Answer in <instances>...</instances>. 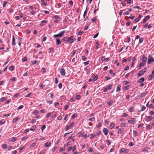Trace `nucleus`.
<instances>
[{
  "label": "nucleus",
  "instance_id": "423d86ee",
  "mask_svg": "<svg viewBox=\"0 0 154 154\" xmlns=\"http://www.w3.org/2000/svg\"><path fill=\"white\" fill-rule=\"evenodd\" d=\"M74 124L73 122H72L71 123V124L68 125V126H67L66 128L65 129V130L66 131L67 130H68L70 129L71 127H72L74 125Z\"/></svg>",
  "mask_w": 154,
  "mask_h": 154
},
{
  "label": "nucleus",
  "instance_id": "9b49d317",
  "mask_svg": "<svg viewBox=\"0 0 154 154\" xmlns=\"http://www.w3.org/2000/svg\"><path fill=\"white\" fill-rule=\"evenodd\" d=\"M103 131L105 135H107L108 134L109 131L107 128H103Z\"/></svg>",
  "mask_w": 154,
  "mask_h": 154
},
{
  "label": "nucleus",
  "instance_id": "37998d69",
  "mask_svg": "<svg viewBox=\"0 0 154 154\" xmlns=\"http://www.w3.org/2000/svg\"><path fill=\"white\" fill-rule=\"evenodd\" d=\"M46 126L45 125H43L41 127V130L43 132V130L45 128Z\"/></svg>",
  "mask_w": 154,
  "mask_h": 154
},
{
  "label": "nucleus",
  "instance_id": "aec40b11",
  "mask_svg": "<svg viewBox=\"0 0 154 154\" xmlns=\"http://www.w3.org/2000/svg\"><path fill=\"white\" fill-rule=\"evenodd\" d=\"M124 132V129L123 128H119L118 131V134H121L122 132Z\"/></svg>",
  "mask_w": 154,
  "mask_h": 154
},
{
  "label": "nucleus",
  "instance_id": "2eb2a0df",
  "mask_svg": "<svg viewBox=\"0 0 154 154\" xmlns=\"http://www.w3.org/2000/svg\"><path fill=\"white\" fill-rule=\"evenodd\" d=\"M144 78L143 77L139 79L138 81V82L139 83H141L144 81Z\"/></svg>",
  "mask_w": 154,
  "mask_h": 154
},
{
  "label": "nucleus",
  "instance_id": "f8f14e48",
  "mask_svg": "<svg viewBox=\"0 0 154 154\" xmlns=\"http://www.w3.org/2000/svg\"><path fill=\"white\" fill-rule=\"evenodd\" d=\"M51 142H47L44 145V146L46 147L50 146L51 145Z\"/></svg>",
  "mask_w": 154,
  "mask_h": 154
},
{
  "label": "nucleus",
  "instance_id": "4c0bfd02",
  "mask_svg": "<svg viewBox=\"0 0 154 154\" xmlns=\"http://www.w3.org/2000/svg\"><path fill=\"white\" fill-rule=\"evenodd\" d=\"M5 120L4 119H2L1 121H0V125L1 124H4L5 123Z\"/></svg>",
  "mask_w": 154,
  "mask_h": 154
},
{
  "label": "nucleus",
  "instance_id": "4be33fe9",
  "mask_svg": "<svg viewBox=\"0 0 154 154\" xmlns=\"http://www.w3.org/2000/svg\"><path fill=\"white\" fill-rule=\"evenodd\" d=\"M147 121H148V122L150 121L152 119H153V118L152 116H147Z\"/></svg>",
  "mask_w": 154,
  "mask_h": 154
},
{
  "label": "nucleus",
  "instance_id": "69168bd1",
  "mask_svg": "<svg viewBox=\"0 0 154 154\" xmlns=\"http://www.w3.org/2000/svg\"><path fill=\"white\" fill-rule=\"evenodd\" d=\"M51 112L48 113L46 115V116L47 117H50L51 115Z\"/></svg>",
  "mask_w": 154,
  "mask_h": 154
},
{
  "label": "nucleus",
  "instance_id": "8fccbe9b",
  "mask_svg": "<svg viewBox=\"0 0 154 154\" xmlns=\"http://www.w3.org/2000/svg\"><path fill=\"white\" fill-rule=\"evenodd\" d=\"M152 127V126L150 125H148L146 127V129L147 130H148L149 129H150Z\"/></svg>",
  "mask_w": 154,
  "mask_h": 154
},
{
  "label": "nucleus",
  "instance_id": "3c124183",
  "mask_svg": "<svg viewBox=\"0 0 154 154\" xmlns=\"http://www.w3.org/2000/svg\"><path fill=\"white\" fill-rule=\"evenodd\" d=\"M80 96L79 95H76L75 96V98L77 100H79L80 98Z\"/></svg>",
  "mask_w": 154,
  "mask_h": 154
},
{
  "label": "nucleus",
  "instance_id": "2f4dec72",
  "mask_svg": "<svg viewBox=\"0 0 154 154\" xmlns=\"http://www.w3.org/2000/svg\"><path fill=\"white\" fill-rule=\"evenodd\" d=\"M77 116V114L76 113L74 114L73 115H72L71 116V118L72 119H74Z\"/></svg>",
  "mask_w": 154,
  "mask_h": 154
},
{
  "label": "nucleus",
  "instance_id": "7ed1b4c3",
  "mask_svg": "<svg viewBox=\"0 0 154 154\" xmlns=\"http://www.w3.org/2000/svg\"><path fill=\"white\" fill-rule=\"evenodd\" d=\"M147 58L145 55H143L142 57V60L143 63V65H145L146 63Z\"/></svg>",
  "mask_w": 154,
  "mask_h": 154
},
{
  "label": "nucleus",
  "instance_id": "de8ad7c7",
  "mask_svg": "<svg viewBox=\"0 0 154 154\" xmlns=\"http://www.w3.org/2000/svg\"><path fill=\"white\" fill-rule=\"evenodd\" d=\"M144 66L145 65H143V63H140V65H139V69H141V67L142 66Z\"/></svg>",
  "mask_w": 154,
  "mask_h": 154
},
{
  "label": "nucleus",
  "instance_id": "c756f323",
  "mask_svg": "<svg viewBox=\"0 0 154 154\" xmlns=\"http://www.w3.org/2000/svg\"><path fill=\"white\" fill-rule=\"evenodd\" d=\"M144 40V38L143 37H141L139 41V44L141 43L142 42H143Z\"/></svg>",
  "mask_w": 154,
  "mask_h": 154
},
{
  "label": "nucleus",
  "instance_id": "a878e982",
  "mask_svg": "<svg viewBox=\"0 0 154 154\" xmlns=\"http://www.w3.org/2000/svg\"><path fill=\"white\" fill-rule=\"evenodd\" d=\"M115 124L114 123H111L110 125V128L111 129H112L114 126Z\"/></svg>",
  "mask_w": 154,
  "mask_h": 154
},
{
  "label": "nucleus",
  "instance_id": "ddd939ff",
  "mask_svg": "<svg viewBox=\"0 0 154 154\" xmlns=\"http://www.w3.org/2000/svg\"><path fill=\"white\" fill-rule=\"evenodd\" d=\"M109 60V58H105V56L103 57L101 59V60L102 61L105 60L106 61H108Z\"/></svg>",
  "mask_w": 154,
  "mask_h": 154
},
{
  "label": "nucleus",
  "instance_id": "20e7f679",
  "mask_svg": "<svg viewBox=\"0 0 154 154\" xmlns=\"http://www.w3.org/2000/svg\"><path fill=\"white\" fill-rule=\"evenodd\" d=\"M147 69V68L145 67L143 69L140 71L138 74V76H140L143 75L146 71Z\"/></svg>",
  "mask_w": 154,
  "mask_h": 154
},
{
  "label": "nucleus",
  "instance_id": "13d9d810",
  "mask_svg": "<svg viewBox=\"0 0 154 154\" xmlns=\"http://www.w3.org/2000/svg\"><path fill=\"white\" fill-rule=\"evenodd\" d=\"M82 59L83 61H85L86 60V58L85 56H83L82 57Z\"/></svg>",
  "mask_w": 154,
  "mask_h": 154
},
{
  "label": "nucleus",
  "instance_id": "58836bf2",
  "mask_svg": "<svg viewBox=\"0 0 154 154\" xmlns=\"http://www.w3.org/2000/svg\"><path fill=\"white\" fill-rule=\"evenodd\" d=\"M8 3V2H6V1H4L3 2V8L5 7L6 5Z\"/></svg>",
  "mask_w": 154,
  "mask_h": 154
},
{
  "label": "nucleus",
  "instance_id": "a18cd8bd",
  "mask_svg": "<svg viewBox=\"0 0 154 154\" xmlns=\"http://www.w3.org/2000/svg\"><path fill=\"white\" fill-rule=\"evenodd\" d=\"M17 139V138H16L15 137H13L12 138L11 141L12 142H14V141H16Z\"/></svg>",
  "mask_w": 154,
  "mask_h": 154
},
{
  "label": "nucleus",
  "instance_id": "49530a36",
  "mask_svg": "<svg viewBox=\"0 0 154 154\" xmlns=\"http://www.w3.org/2000/svg\"><path fill=\"white\" fill-rule=\"evenodd\" d=\"M91 136V138H94L95 137V135L93 134H90Z\"/></svg>",
  "mask_w": 154,
  "mask_h": 154
},
{
  "label": "nucleus",
  "instance_id": "7c9ffc66",
  "mask_svg": "<svg viewBox=\"0 0 154 154\" xmlns=\"http://www.w3.org/2000/svg\"><path fill=\"white\" fill-rule=\"evenodd\" d=\"M53 17L54 18L57 19H59L60 18L59 16L58 15H54L53 16Z\"/></svg>",
  "mask_w": 154,
  "mask_h": 154
},
{
  "label": "nucleus",
  "instance_id": "0eeeda50",
  "mask_svg": "<svg viewBox=\"0 0 154 154\" xmlns=\"http://www.w3.org/2000/svg\"><path fill=\"white\" fill-rule=\"evenodd\" d=\"M60 72L62 76H64L65 75L66 72L65 69L63 68H62L61 69H59Z\"/></svg>",
  "mask_w": 154,
  "mask_h": 154
},
{
  "label": "nucleus",
  "instance_id": "473e14b6",
  "mask_svg": "<svg viewBox=\"0 0 154 154\" xmlns=\"http://www.w3.org/2000/svg\"><path fill=\"white\" fill-rule=\"evenodd\" d=\"M87 8H86V10L85 11L84 13L83 16V17L84 18L85 17V16L87 14Z\"/></svg>",
  "mask_w": 154,
  "mask_h": 154
},
{
  "label": "nucleus",
  "instance_id": "4d7b16f0",
  "mask_svg": "<svg viewBox=\"0 0 154 154\" xmlns=\"http://www.w3.org/2000/svg\"><path fill=\"white\" fill-rule=\"evenodd\" d=\"M42 72H46V70L44 68H42Z\"/></svg>",
  "mask_w": 154,
  "mask_h": 154
},
{
  "label": "nucleus",
  "instance_id": "e433bc0d",
  "mask_svg": "<svg viewBox=\"0 0 154 154\" xmlns=\"http://www.w3.org/2000/svg\"><path fill=\"white\" fill-rule=\"evenodd\" d=\"M65 149V146L61 148L60 149V152H62Z\"/></svg>",
  "mask_w": 154,
  "mask_h": 154
},
{
  "label": "nucleus",
  "instance_id": "6ab92c4d",
  "mask_svg": "<svg viewBox=\"0 0 154 154\" xmlns=\"http://www.w3.org/2000/svg\"><path fill=\"white\" fill-rule=\"evenodd\" d=\"M56 40L57 41V44L58 45H60L61 44V42L60 41L59 38H56Z\"/></svg>",
  "mask_w": 154,
  "mask_h": 154
},
{
  "label": "nucleus",
  "instance_id": "0e129e2a",
  "mask_svg": "<svg viewBox=\"0 0 154 154\" xmlns=\"http://www.w3.org/2000/svg\"><path fill=\"white\" fill-rule=\"evenodd\" d=\"M23 107V105H20V106L18 108V109H22Z\"/></svg>",
  "mask_w": 154,
  "mask_h": 154
},
{
  "label": "nucleus",
  "instance_id": "4468645a",
  "mask_svg": "<svg viewBox=\"0 0 154 154\" xmlns=\"http://www.w3.org/2000/svg\"><path fill=\"white\" fill-rule=\"evenodd\" d=\"M47 23V21L46 20H42L41 22V23L40 24V26H42L44 25V23Z\"/></svg>",
  "mask_w": 154,
  "mask_h": 154
},
{
  "label": "nucleus",
  "instance_id": "dca6fc26",
  "mask_svg": "<svg viewBox=\"0 0 154 154\" xmlns=\"http://www.w3.org/2000/svg\"><path fill=\"white\" fill-rule=\"evenodd\" d=\"M15 38H14V35H13L12 40V44L13 45H16V44L15 43Z\"/></svg>",
  "mask_w": 154,
  "mask_h": 154
},
{
  "label": "nucleus",
  "instance_id": "f03ea898",
  "mask_svg": "<svg viewBox=\"0 0 154 154\" xmlns=\"http://www.w3.org/2000/svg\"><path fill=\"white\" fill-rule=\"evenodd\" d=\"M65 32V30L62 31L60 32L58 34L54 35V38L59 37H62L64 34Z\"/></svg>",
  "mask_w": 154,
  "mask_h": 154
},
{
  "label": "nucleus",
  "instance_id": "774afa93",
  "mask_svg": "<svg viewBox=\"0 0 154 154\" xmlns=\"http://www.w3.org/2000/svg\"><path fill=\"white\" fill-rule=\"evenodd\" d=\"M96 20V19L94 18H93L91 19V21L92 23H94L95 21Z\"/></svg>",
  "mask_w": 154,
  "mask_h": 154
},
{
  "label": "nucleus",
  "instance_id": "a19ab883",
  "mask_svg": "<svg viewBox=\"0 0 154 154\" xmlns=\"http://www.w3.org/2000/svg\"><path fill=\"white\" fill-rule=\"evenodd\" d=\"M146 109V107L145 106H143L141 107V111L145 110Z\"/></svg>",
  "mask_w": 154,
  "mask_h": 154
},
{
  "label": "nucleus",
  "instance_id": "cd10ccee",
  "mask_svg": "<svg viewBox=\"0 0 154 154\" xmlns=\"http://www.w3.org/2000/svg\"><path fill=\"white\" fill-rule=\"evenodd\" d=\"M32 128H30V130L32 131H33L35 130V128H36V126L35 125H34L32 126Z\"/></svg>",
  "mask_w": 154,
  "mask_h": 154
},
{
  "label": "nucleus",
  "instance_id": "bf43d9fd",
  "mask_svg": "<svg viewBox=\"0 0 154 154\" xmlns=\"http://www.w3.org/2000/svg\"><path fill=\"white\" fill-rule=\"evenodd\" d=\"M69 107V106L68 105H66L65 106L64 109L65 110H67Z\"/></svg>",
  "mask_w": 154,
  "mask_h": 154
},
{
  "label": "nucleus",
  "instance_id": "6e6d98bb",
  "mask_svg": "<svg viewBox=\"0 0 154 154\" xmlns=\"http://www.w3.org/2000/svg\"><path fill=\"white\" fill-rule=\"evenodd\" d=\"M120 126L121 127H125L126 126V124L125 123H122L121 124Z\"/></svg>",
  "mask_w": 154,
  "mask_h": 154
},
{
  "label": "nucleus",
  "instance_id": "79ce46f5",
  "mask_svg": "<svg viewBox=\"0 0 154 154\" xmlns=\"http://www.w3.org/2000/svg\"><path fill=\"white\" fill-rule=\"evenodd\" d=\"M113 71L112 69H110L109 70V73L111 74H112L114 76L115 75V73H113Z\"/></svg>",
  "mask_w": 154,
  "mask_h": 154
},
{
  "label": "nucleus",
  "instance_id": "c9c22d12",
  "mask_svg": "<svg viewBox=\"0 0 154 154\" xmlns=\"http://www.w3.org/2000/svg\"><path fill=\"white\" fill-rule=\"evenodd\" d=\"M22 61L23 62H25L27 60V57H24L22 59Z\"/></svg>",
  "mask_w": 154,
  "mask_h": 154
},
{
  "label": "nucleus",
  "instance_id": "b1692460",
  "mask_svg": "<svg viewBox=\"0 0 154 154\" xmlns=\"http://www.w3.org/2000/svg\"><path fill=\"white\" fill-rule=\"evenodd\" d=\"M120 86H121L120 85H119L117 86V89L116 90V91L117 92H119L120 91V90H121Z\"/></svg>",
  "mask_w": 154,
  "mask_h": 154
},
{
  "label": "nucleus",
  "instance_id": "72a5a7b5",
  "mask_svg": "<svg viewBox=\"0 0 154 154\" xmlns=\"http://www.w3.org/2000/svg\"><path fill=\"white\" fill-rule=\"evenodd\" d=\"M14 69V67L13 66H11L9 69V70L11 71H12Z\"/></svg>",
  "mask_w": 154,
  "mask_h": 154
},
{
  "label": "nucleus",
  "instance_id": "864d4df0",
  "mask_svg": "<svg viewBox=\"0 0 154 154\" xmlns=\"http://www.w3.org/2000/svg\"><path fill=\"white\" fill-rule=\"evenodd\" d=\"M90 61L88 60L86 62H84V64L85 65H86L89 64Z\"/></svg>",
  "mask_w": 154,
  "mask_h": 154
},
{
  "label": "nucleus",
  "instance_id": "e2e57ef3",
  "mask_svg": "<svg viewBox=\"0 0 154 154\" xmlns=\"http://www.w3.org/2000/svg\"><path fill=\"white\" fill-rule=\"evenodd\" d=\"M125 85H127L130 83V82L127 81H125L124 82Z\"/></svg>",
  "mask_w": 154,
  "mask_h": 154
},
{
  "label": "nucleus",
  "instance_id": "1a4fd4ad",
  "mask_svg": "<svg viewBox=\"0 0 154 154\" xmlns=\"http://www.w3.org/2000/svg\"><path fill=\"white\" fill-rule=\"evenodd\" d=\"M112 85H109L107 87L105 88L103 90V92H106L108 90H109L111 88Z\"/></svg>",
  "mask_w": 154,
  "mask_h": 154
},
{
  "label": "nucleus",
  "instance_id": "393cba45",
  "mask_svg": "<svg viewBox=\"0 0 154 154\" xmlns=\"http://www.w3.org/2000/svg\"><path fill=\"white\" fill-rule=\"evenodd\" d=\"M129 111L130 112H132L134 111V108L133 107H131L129 109Z\"/></svg>",
  "mask_w": 154,
  "mask_h": 154
},
{
  "label": "nucleus",
  "instance_id": "f257e3e1",
  "mask_svg": "<svg viewBox=\"0 0 154 154\" xmlns=\"http://www.w3.org/2000/svg\"><path fill=\"white\" fill-rule=\"evenodd\" d=\"M62 41L63 42H68L69 43H72L74 41V40H72L71 41L69 37H66L63 38L62 39Z\"/></svg>",
  "mask_w": 154,
  "mask_h": 154
},
{
  "label": "nucleus",
  "instance_id": "5fc2aeb1",
  "mask_svg": "<svg viewBox=\"0 0 154 154\" xmlns=\"http://www.w3.org/2000/svg\"><path fill=\"white\" fill-rule=\"evenodd\" d=\"M131 23L130 21H128L126 23V26H128Z\"/></svg>",
  "mask_w": 154,
  "mask_h": 154
},
{
  "label": "nucleus",
  "instance_id": "c85d7f7f",
  "mask_svg": "<svg viewBox=\"0 0 154 154\" xmlns=\"http://www.w3.org/2000/svg\"><path fill=\"white\" fill-rule=\"evenodd\" d=\"M2 148L4 149H6L7 148V145L6 144H3L2 146Z\"/></svg>",
  "mask_w": 154,
  "mask_h": 154
},
{
  "label": "nucleus",
  "instance_id": "c03bdc74",
  "mask_svg": "<svg viewBox=\"0 0 154 154\" xmlns=\"http://www.w3.org/2000/svg\"><path fill=\"white\" fill-rule=\"evenodd\" d=\"M89 120L91 121H94L95 120V118L94 117L90 118L89 119Z\"/></svg>",
  "mask_w": 154,
  "mask_h": 154
},
{
  "label": "nucleus",
  "instance_id": "412c9836",
  "mask_svg": "<svg viewBox=\"0 0 154 154\" xmlns=\"http://www.w3.org/2000/svg\"><path fill=\"white\" fill-rule=\"evenodd\" d=\"M19 118L18 117H16L14 119L13 121V123H16L19 119Z\"/></svg>",
  "mask_w": 154,
  "mask_h": 154
},
{
  "label": "nucleus",
  "instance_id": "ea45409f",
  "mask_svg": "<svg viewBox=\"0 0 154 154\" xmlns=\"http://www.w3.org/2000/svg\"><path fill=\"white\" fill-rule=\"evenodd\" d=\"M98 78V76L97 75H96L94 77H93V80L94 81H95Z\"/></svg>",
  "mask_w": 154,
  "mask_h": 154
},
{
  "label": "nucleus",
  "instance_id": "f704fd0d",
  "mask_svg": "<svg viewBox=\"0 0 154 154\" xmlns=\"http://www.w3.org/2000/svg\"><path fill=\"white\" fill-rule=\"evenodd\" d=\"M33 113L35 115H37L39 113V112L37 110H35L33 111Z\"/></svg>",
  "mask_w": 154,
  "mask_h": 154
},
{
  "label": "nucleus",
  "instance_id": "6e6552de",
  "mask_svg": "<svg viewBox=\"0 0 154 154\" xmlns=\"http://www.w3.org/2000/svg\"><path fill=\"white\" fill-rule=\"evenodd\" d=\"M128 149H123L120 150V152L121 153L125 152V153H127L128 152Z\"/></svg>",
  "mask_w": 154,
  "mask_h": 154
},
{
  "label": "nucleus",
  "instance_id": "680f3d73",
  "mask_svg": "<svg viewBox=\"0 0 154 154\" xmlns=\"http://www.w3.org/2000/svg\"><path fill=\"white\" fill-rule=\"evenodd\" d=\"M28 138V137H24L22 138V140H25L26 139Z\"/></svg>",
  "mask_w": 154,
  "mask_h": 154
},
{
  "label": "nucleus",
  "instance_id": "39448f33",
  "mask_svg": "<svg viewBox=\"0 0 154 154\" xmlns=\"http://www.w3.org/2000/svg\"><path fill=\"white\" fill-rule=\"evenodd\" d=\"M152 62H154V59L149 55L148 57V63L149 64Z\"/></svg>",
  "mask_w": 154,
  "mask_h": 154
},
{
  "label": "nucleus",
  "instance_id": "5701e85b",
  "mask_svg": "<svg viewBox=\"0 0 154 154\" xmlns=\"http://www.w3.org/2000/svg\"><path fill=\"white\" fill-rule=\"evenodd\" d=\"M113 102L112 100H110L108 102L107 104L109 106H112L113 105Z\"/></svg>",
  "mask_w": 154,
  "mask_h": 154
},
{
  "label": "nucleus",
  "instance_id": "338daca9",
  "mask_svg": "<svg viewBox=\"0 0 154 154\" xmlns=\"http://www.w3.org/2000/svg\"><path fill=\"white\" fill-rule=\"evenodd\" d=\"M62 87V84L61 83H60L58 85V87L60 89Z\"/></svg>",
  "mask_w": 154,
  "mask_h": 154
},
{
  "label": "nucleus",
  "instance_id": "a211bd4d",
  "mask_svg": "<svg viewBox=\"0 0 154 154\" xmlns=\"http://www.w3.org/2000/svg\"><path fill=\"white\" fill-rule=\"evenodd\" d=\"M154 77V74L151 73L148 77V79L149 80H151Z\"/></svg>",
  "mask_w": 154,
  "mask_h": 154
},
{
  "label": "nucleus",
  "instance_id": "052dcab7",
  "mask_svg": "<svg viewBox=\"0 0 154 154\" xmlns=\"http://www.w3.org/2000/svg\"><path fill=\"white\" fill-rule=\"evenodd\" d=\"M150 16L149 15H147V16H146L145 17V19L146 20H148L149 19V18H150Z\"/></svg>",
  "mask_w": 154,
  "mask_h": 154
},
{
  "label": "nucleus",
  "instance_id": "f3484780",
  "mask_svg": "<svg viewBox=\"0 0 154 154\" xmlns=\"http://www.w3.org/2000/svg\"><path fill=\"white\" fill-rule=\"evenodd\" d=\"M7 99V98L5 97H2L0 99V102H2L6 100Z\"/></svg>",
  "mask_w": 154,
  "mask_h": 154
},
{
  "label": "nucleus",
  "instance_id": "bb28decb",
  "mask_svg": "<svg viewBox=\"0 0 154 154\" xmlns=\"http://www.w3.org/2000/svg\"><path fill=\"white\" fill-rule=\"evenodd\" d=\"M130 86L129 85H127L124 88V90H127L129 89Z\"/></svg>",
  "mask_w": 154,
  "mask_h": 154
},
{
  "label": "nucleus",
  "instance_id": "603ef678",
  "mask_svg": "<svg viewBox=\"0 0 154 154\" xmlns=\"http://www.w3.org/2000/svg\"><path fill=\"white\" fill-rule=\"evenodd\" d=\"M55 83H56V84H57L58 83V79L57 78V77H56L55 78Z\"/></svg>",
  "mask_w": 154,
  "mask_h": 154
},
{
  "label": "nucleus",
  "instance_id": "9d476101",
  "mask_svg": "<svg viewBox=\"0 0 154 154\" xmlns=\"http://www.w3.org/2000/svg\"><path fill=\"white\" fill-rule=\"evenodd\" d=\"M135 118H131L130 120L128 121V122L131 124H134V122H135Z\"/></svg>",
  "mask_w": 154,
  "mask_h": 154
},
{
  "label": "nucleus",
  "instance_id": "09e8293b",
  "mask_svg": "<svg viewBox=\"0 0 154 154\" xmlns=\"http://www.w3.org/2000/svg\"><path fill=\"white\" fill-rule=\"evenodd\" d=\"M88 151L89 152H92L94 151V150L91 147H90L88 150Z\"/></svg>",
  "mask_w": 154,
  "mask_h": 154
}]
</instances>
